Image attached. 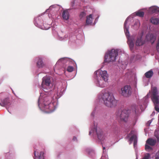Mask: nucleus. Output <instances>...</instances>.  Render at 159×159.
Instances as JSON below:
<instances>
[{
	"label": "nucleus",
	"mask_w": 159,
	"mask_h": 159,
	"mask_svg": "<svg viewBox=\"0 0 159 159\" xmlns=\"http://www.w3.org/2000/svg\"><path fill=\"white\" fill-rule=\"evenodd\" d=\"M102 98L104 104L108 107H115L117 104V101L114 98L113 94L109 93L103 94Z\"/></svg>",
	"instance_id": "1"
},
{
	"label": "nucleus",
	"mask_w": 159,
	"mask_h": 159,
	"mask_svg": "<svg viewBox=\"0 0 159 159\" xmlns=\"http://www.w3.org/2000/svg\"><path fill=\"white\" fill-rule=\"evenodd\" d=\"M118 51L117 49H112L108 51L105 56V61L106 62H109L114 61L118 55Z\"/></svg>",
	"instance_id": "2"
},
{
	"label": "nucleus",
	"mask_w": 159,
	"mask_h": 159,
	"mask_svg": "<svg viewBox=\"0 0 159 159\" xmlns=\"http://www.w3.org/2000/svg\"><path fill=\"white\" fill-rule=\"evenodd\" d=\"M41 87L43 90L47 92L49 91L52 87L53 84L52 82L51 78L49 76L44 77L43 78Z\"/></svg>",
	"instance_id": "3"
},
{
	"label": "nucleus",
	"mask_w": 159,
	"mask_h": 159,
	"mask_svg": "<svg viewBox=\"0 0 159 159\" xmlns=\"http://www.w3.org/2000/svg\"><path fill=\"white\" fill-rule=\"evenodd\" d=\"M159 96L158 95L157 88L154 87L151 96V99L154 103L155 110L158 112H159V107H158L159 104Z\"/></svg>",
	"instance_id": "4"
},
{
	"label": "nucleus",
	"mask_w": 159,
	"mask_h": 159,
	"mask_svg": "<svg viewBox=\"0 0 159 159\" xmlns=\"http://www.w3.org/2000/svg\"><path fill=\"white\" fill-rule=\"evenodd\" d=\"M120 93L124 97H129L132 94L131 88L130 86L126 85L121 88Z\"/></svg>",
	"instance_id": "5"
},
{
	"label": "nucleus",
	"mask_w": 159,
	"mask_h": 159,
	"mask_svg": "<svg viewBox=\"0 0 159 159\" xmlns=\"http://www.w3.org/2000/svg\"><path fill=\"white\" fill-rule=\"evenodd\" d=\"M117 116L119 117L121 121L126 122L129 116V112L126 110H123L122 111H119L116 114Z\"/></svg>",
	"instance_id": "6"
},
{
	"label": "nucleus",
	"mask_w": 159,
	"mask_h": 159,
	"mask_svg": "<svg viewBox=\"0 0 159 159\" xmlns=\"http://www.w3.org/2000/svg\"><path fill=\"white\" fill-rule=\"evenodd\" d=\"M97 76L98 78L102 79H105V80H108V75L107 72L106 70L102 71L100 69H99L94 72Z\"/></svg>",
	"instance_id": "7"
},
{
	"label": "nucleus",
	"mask_w": 159,
	"mask_h": 159,
	"mask_svg": "<svg viewBox=\"0 0 159 159\" xmlns=\"http://www.w3.org/2000/svg\"><path fill=\"white\" fill-rule=\"evenodd\" d=\"M50 102L48 101L46 104L44 103L45 109L46 110L48 109L49 110V111H48L49 112H52L54 110L53 103H51Z\"/></svg>",
	"instance_id": "8"
},
{
	"label": "nucleus",
	"mask_w": 159,
	"mask_h": 159,
	"mask_svg": "<svg viewBox=\"0 0 159 159\" xmlns=\"http://www.w3.org/2000/svg\"><path fill=\"white\" fill-rule=\"evenodd\" d=\"M107 80L100 78V80L97 81V84L100 87H105L106 86V84Z\"/></svg>",
	"instance_id": "9"
},
{
	"label": "nucleus",
	"mask_w": 159,
	"mask_h": 159,
	"mask_svg": "<svg viewBox=\"0 0 159 159\" xmlns=\"http://www.w3.org/2000/svg\"><path fill=\"white\" fill-rule=\"evenodd\" d=\"M145 41L142 39V36L138 37L135 42L136 45L137 46H141L144 44Z\"/></svg>",
	"instance_id": "10"
},
{
	"label": "nucleus",
	"mask_w": 159,
	"mask_h": 159,
	"mask_svg": "<svg viewBox=\"0 0 159 159\" xmlns=\"http://www.w3.org/2000/svg\"><path fill=\"white\" fill-rule=\"evenodd\" d=\"M146 39L148 41H150L152 44H153L155 40V37L152 34H148L146 36Z\"/></svg>",
	"instance_id": "11"
},
{
	"label": "nucleus",
	"mask_w": 159,
	"mask_h": 159,
	"mask_svg": "<svg viewBox=\"0 0 159 159\" xmlns=\"http://www.w3.org/2000/svg\"><path fill=\"white\" fill-rule=\"evenodd\" d=\"M44 153L41 152L40 153L39 155L38 152H37L35 151H34V155L35 157L34 159H44L43 156Z\"/></svg>",
	"instance_id": "12"
},
{
	"label": "nucleus",
	"mask_w": 159,
	"mask_h": 159,
	"mask_svg": "<svg viewBox=\"0 0 159 159\" xmlns=\"http://www.w3.org/2000/svg\"><path fill=\"white\" fill-rule=\"evenodd\" d=\"M156 143V140L155 139L152 138L148 139L146 141V143L151 146L154 145Z\"/></svg>",
	"instance_id": "13"
},
{
	"label": "nucleus",
	"mask_w": 159,
	"mask_h": 159,
	"mask_svg": "<svg viewBox=\"0 0 159 159\" xmlns=\"http://www.w3.org/2000/svg\"><path fill=\"white\" fill-rule=\"evenodd\" d=\"M129 141H134V146L135 147L137 143V136L135 134H133L130 138Z\"/></svg>",
	"instance_id": "14"
},
{
	"label": "nucleus",
	"mask_w": 159,
	"mask_h": 159,
	"mask_svg": "<svg viewBox=\"0 0 159 159\" xmlns=\"http://www.w3.org/2000/svg\"><path fill=\"white\" fill-rule=\"evenodd\" d=\"M127 43L129 45L130 50H132L133 49L134 46V43L133 40L132 38H129L128 39Z\"/></svg>",
	"instance_id": "15"
},
{
	"label": "nucleus",
	"mask_w": 159,
	"mask_h": 159,
	"mask_svg": "<svg viewBox=\"0 0 159 159\" xmlns=\"http://www.w3.org/2000/svg\"><path fill=\"white\" fill-rule=\"evenodd\" d=\"M96 131L98 138L100 140H103L104 139V136L103 132L102 131L98 132L97 130Z\"/></svg>",
	"instance_id": "16"
},
{
	"label": "nucleus",
	"mask_w": 159,
	"mask_h": 159,
	"mask_svg": "<svg viewBox=\"0 0 159 159\" xmlns=\"http://www.w3.org/2000/svg\"><path fill=\"white\" fill-rule=\"evenodd\" d=\"M37 66L39 68L42 67L44 64L41 58H38L37 62Z\"/></svg>",
	"instance_id": "17"
},
{
	"label": "nucleus",
	"mask_w": 159,
	"mask_h": 159,
	"mask_svg": "<svg viewBox=\"0 0 159 159\" xmlns=\"http://www.w3.org/2000/svg\"><path fill=\"white\" fill-rule=\"evenodd\" d=\"M149 12L151 13H154L159 11L158 7L156 6L150 7L149 10Z\"/></svg>",
	"instance_id": "18"
},
{
	"label": "nucleus",
	"mask_w": 159,
	"mask_h": 159,
	"mask_svg": "<svg viewBox=\"0 0 159 159\" xmlns=\"http://www.w3.org/2000/svg\"><path fill=\"white\" fill-rule=\"evenodd\" d=\"M62 16L64 19L67 20L69 18V13L67 11H64L62 13Z\"/></svg>",
	"instance_id": "19"
},
{
	"label": "nucleus",
	"mask_w": 159,
	"mask_h": 159,
	"mask_svg": "<svg viewBox=\"0 0 159 159\" xmlns=\"http://www.w3.org/2000/svg\"><path fill=\"white\" fill-rule=\"evenodd\" d=\"M2 104H1V106L9 105H10V102L8 98H7L2 101Z\"/></svg>",
	"instance_id": "20"
},
{
	"label": "nucleus",
	"mask_w": 159,
	"mask_h": 159,
	"mask_svg": "<svg viewBox=\"0 0 159 159\" xmlns=\"http://www.w3.org/2000/svg\"><path fill=\"white\" fill-rule=\"evenodd\" d=\"M150 20L151 23L154 25H157L159 23V19L154 17L151 18Z\"/></svg>",
	"instance_id": "21"
},
{
	"label": "nucleus",
	"mask_w": 159,
	"mask_h": 159,
	"mask_svg": "<svg viewBox=\"0 0 159 159\" xmlns=\"http://www.w3.org/2000/svg\"><path fill=\"white\" fill-rule=\"evenodd\" d=\"M92 22V16L90 14L86 17V25H88Z\"/></svg>",
	"instance_id": "22"
},
{
	"label": "nucleus",
	"mask_w": 159,
	"mask_h": 159,
	"mask_svg": "<svg viewBox=\"0 0 159 159\" xmlns=\"http://www.w3.org/2000/svg\"><path fill=\"white\" fill-rule=\"evenodd\" d=\"M153 74L152 71V70H150L146 72L145 74V75L146 78H150L153 75Z\"/></svg>",
	"instance_id": "23"
},
{
	"label": "nucleus",
	"mask_w": 159,
	"mask_h": 159,
	"mask_svg": "<svg viewBox=\"0 0 159 159\" xmlns=\"http://www.w3.org/2000/svg\"><path fill=\"white\" fill-rule=\"evenodd\" d=\"M86 15L85 11L81 12L79 15V17L81 19H84Z\"/></svg>",
	"instance_id": "24"
},
{
	"label": "nucleus",
	"mask_w": 159,
	"mask_h": 159,
	"mask_svg": "<svg viewBox=\"0 0 159 159\" xmlns=\"http://www.w3.org/2000/svg\"><path fill=\"white\" fill-rule=\"evenodd\" d=\"M136 15L139 17H143L144 15V13L143 11H138L136 12Z\"/></svg>",
	"instance_id": "25"
},
{
	"label": "nucleus",
	"mask_w": 159,
	"mask_h": 159,
	"mask_svg": "<svg viewBox=\"0 0 159 159\" xmlns=\"http://www.w3.org/2000/svg\"><path fill=\"white\" fill-rule=\"evenodd\" d=\"M126 21H125L124 24V30L126 35L129 34V32L128 29L126 26Z\"/></svg>",
	"instance_id": "26"
},
{
	"label": "nucleus",
	"mask_w": 159,
	"mask_h": 159,
	"mask_svg": "<svg viewBox=\"0 0 159 159\" xmlns=\"http://www.w3.org/2000/svg\"><path fill=\"white\" fill-rule=\"evenodd\" d=\"M151 158L150 155L149 153H146L142 159H150Z\"/></svg>",
	"instance_id": "27"
},
{
	"label": "nucleus",
	"mask_w": 159,
	"mask_h": 159,
	"mask_svg": "<svg viewBox=\"0 0 159 159\" xmlns=\"http://www.w3.org/2000/svg\"><path fill=\"white\" fill-rule=\"evenodd\" d=\"M152 159H159V150L155 154Z\"/></svg>",
	"instance_id": "28"
},
{
	"label": "nucleus",
	"mask_w": 159,
	"mask_h": 159,
	"mask_svg": "<svg viewBox=\"0 0 159 159\" xmlns=\"http://www.w3.org/2000/svg\"><path fill=\"white\" fill-rule=\"evenodd\" d=\"M156 49L157 52H159V37H158L156 45Z\"/></svg>",
	"instance_id": "29"
},
{
	"label": "nucleus",
	"mask_w": 159,
	"mask_h": 159,
	"mask_svg": "<svg viewBox=\"0 0 159 159\" xmlns=\"http://www.w3.org/2000/svg\"><path fill=\"white\" fill-rule=\"evenodd\" d=\"M145 149L146 151H149V150H152V148L151 147L148 145L146 143L145 145Z\"/></svg>",
	"instance_id": "30"
},
{
	"label": "nucleus",
	"mask_w": 159,
	"mask_h": 159,
	"mask_svg": "<svg viewBox=\"0 0 159 159\" xmlns=\"http://www.w3.org/2000/svg\"><path fill=\"white\" fill-rule=\"evenodd\" d=\"M73 67L72 66H69L67 67V70L69 72H71L73 71Z\"/></svg>",
	"instance_id": "31"
},
{
	"label": "nucleus",
	"mask_w": 159,
	"mask_h": 159,
	"mask_svg": "<svg viewBox=\"0 0 159 159\" xmlns=\"http://www.w3.org/2000/svg\"><path fill=\"white\" fill-rule=\"evenodd\" d=\"M155 135L157 138V141H159V136L158 135H156L155 133Z\"/></svg>",
	"instance_id": "32"
},
{
	"label": "nucleus",
	"mask_w": 159,
	"mask_h": 159,
	"mask_svg": "<svg viewBox=\"0 0 159 159\" xmlns=\"http://www.w3.org/2000/svg\"><path fill=\"white\" fill-rule=\"evenodd\" d=\"M151 123V120H149L147 124L148 125V126H149V125H150V124Z\"/></svg>",
	"instance_id": "33"
},
{
	"label": "nucleus",
	"mask_w": 159,
	"mask_h": 159,
	"mask_svg": "<svg viewBox=\"0 0 159 159\" xmlns=\"http://www.w3.org/2000/svg\"><path fill=\"white\" fill-rule=\"evenodd\" d=\"M77 140V138L76 137H74L73 138V140L75 141Z\"/></svg>",
	"instance_id": "34"
},
{
	"label": "nucleus",
	"mask_w": 159,
	"mask_h": 159,
	"mask_svg": "<svg viewBox=\"0 0 159 159\" xmlns=\"http://www.w3.org/2000/svg\"><path fill=\"white\" fill-rule=\"evenodd\" d=\"M94 113L93 112L92 113H91V115H92L93 116H94Z\"/></svg>",
	"instance_id": "35"
},
{
	"label": "nucleus",
	"mask_w": 159,
	"mask_h": 159,
	"mask_svg": "<svg viewBox=\"0 0 159 159\" xmlns=\"http://www.w3.org/2000/svg\"><path fill=\"white\" fill-rule=\"evenodd\" d=\"M103 150H105V147H103Z\"/></svg>",
	"instance_id": "36"
},
{
	"label": "nucleus",
	"mask_w": 159,
	"mask_h": 159,
	"mask_svg": "<svg viewBox=\"0 0 159 159\" xmlns=\"http://www.w3.org/2000/svg\"><path fill=\"white\" fill-rule=\"evenodd\" d=\"M91 133V131H89V134H90Z\"/></svg>",
	"instance_id": "37"
},
{
	"label": "nucleus",
	"mask_w": 159,
	"mask_h": 159,
	"mask_svg": "<svg viewBox=\"0 0 159 159\" xmlns=\"http://www.w3.org/2000/svg\"><path fill=\"white\" fill-rule=\"evenodd\" d=\"M39 100H38V102H39Z\"/></svg>",
	"instance_id": "38"
},
{
	"label": "nucleus",
	"mask_w": 159,
	"mask_h": 159,
	"mask_svg": "<svg viewBox=\"0 0 159 159\" xmlns=\"http://www.w3.org/2000/svg\"><path fill=\"white\" fill-rule=\"evenodd\" d=\"M158 74H159V72H158Z\"/></svg>",
	"instance_id": "39"
}]
</instances>
